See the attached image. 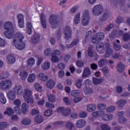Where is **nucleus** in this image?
Wrapping results in <instances>:
<instances>
[{
  "label": "nucleus",
  "mask_w": 130,
  "mask_h": 130,
  "mask_svg": "<svg viewBox=\"0 0 130 130\" xmlns=\"http://www.w3.org/2000/svg\"><path fill=\"white\" fill-rule=\"evenodd\" d=\"M79 43V40L78 39H76L74 40L71 44L70 45H67L66 46V48H72L73 46H76V45H78V44Z\"/></svg>",
  "instance_id": "30"
},
{
  "label": "nucleus",
  "mask_w": 130,
  "mask_h": 130,
  "mask_svg": "<svg viewBox=\"0 0 130 130\" xmlns=\"http://www.w3.org/2000/svg\"><path fill=\"white\" fill-rule=\"evenodd\" d=\"M91 75V70L90 68L86 67L84 69L82 74V78H86L89 77Z\"/></svg>",
  "instance_id": "21"
},
{
  "label": "nucleus",
  "mask_w": 130,
  "mask_h": 130,
  "mask_svg": "<svg viewBox=\"0 0 130 130\" xmlns=\"http://www.w3.org/2000/svg\"><path fill=\"white\" fill-rule=\"evenodd\" d=\"M36 79V75L34 73L31 74L29 75L27 78V81L28 83H33L35 81Z\"/></svg>",
  "instance_id": "31"
},
{
  "label": "nucleus",
  "mask_w": 130,
  "mask_h": 130,
  "mask_svg": "<svg viewBox=\"0 0 130 130\" xmlns=\"http://www.w3.org/2000/svg\"><path fill=\"white\" fill-rule=\"evenodd\" d=\"M81 13H78L76 14L75 18H74V23L76 25L80 23V20H81Z\"/></svg>",
  "instance_id": "37"
},
{
  "label": "nucleus",
  "mask_w": 130,
  "mask_h": 130,
  "mask_svg": "<svg viewBox=\"0 0 130 130\" xmlns=\"http://www.w3.org/2000/svg\"><path fill=\"white\" fill-rule=\"evenodd\" d=\"M116 68L117 72L120 73V74H121L123 73L125 70V65H124L121 62H119L117 64Z\"/></svg>",
  "instance_id": "15"
},
{
  "label": "nucleus",
  "mask_w": 130,
  "mask_h": 130,
  "mask_svg": "<svg viewBox=\"0 0 130 130\" xmlns=\"http://www.w3.org/2000/svg\"><path fill=\"white\" fill-rule=\"evenodd\" d=\"M127 102L126 101V100L124 99H120L116 103L119 108H122V107H124V106H125V104H126Z\"/></svg>",
  "instance_id": "20"
},
{
  "label": "nucleus",
  "mask_w": 130,
  "mask_h": 130,
  "mask_svg": "<svg viewBox=\"0 0 130 130\" xmlns=\"http://www.w3.org/2000/svg\"><path fill=\"white\" fill-rule=\"evenodd\" d=\"M0 102L2 104H6L7 103V99H6L3 93H0Z\"/></svg>",
  "instance_id": "40"
},
{
  "label": "nucleus",
  "mask_w": 130,
  "mask_h": 130,
  "mask_svg": "<svg viewBox=\"0 0 130 130\" xmlns=\"http://www.w3.org/2000/svg\"><path fill=\"white\" fill-rule=\"evenodd\" d=\"M76 65L79 67V68H83L84 67V62L79 60L76 61Z\"/></svg>",
  "instance_id": "62"
},
{
  "label": "nucleus",
  "mask_w": 130,
  "mask_h": 130,
  "mask_svg": "<svg viewBox=\"0 0 130 130\" xmlns=\"http://www.w3.org/2000/svg\"><path fill=\"white\" fill-rule=\"evenodd\" d=\"M49 68H50V62H46L42 65V69L43 70H48Z\"/></svg>",
  "instance_id": "43"
},
{
  "label": "nucleus",
  "mask_w": 130,
  "mask_h": 130,
  "mask_svg": "<svg viewBox=\"0 0 130 130\" xmlns=\"http://www.w3.org/2000/svg\"><path fill=\"white\" fill-rule=\"evenodd\" d=\"M86 120L84 119H79L77 121L76 125L78 128H82L86 125Z\"/></svg>",
  "instance_id": "18"
},
{
  "label": "nucleus",
  "mask_w": 130,
  "mask_h": 130,
  "mask_svg": "<svg viewBox=\"0 0 130 130\" xmlns=\"http://www.w3.org/2000/svg\"><path fill=\"white\" fill-rule=\"evenodd\" d=\"M107 112H113L115 110V107L111 106L106 109Z\"/></svg>",
  "instance_id": "59"
},
{
  "label": "nucleus",
  "mask_w": 130,
  "mask_h": 130,
  "mask_svg": "<svg viewBox=\"0 0 130 130\" xmlns=\"http://www.w3.org/2000/svg\"><path fill=\"white\" fill-rule=\"evenodd\" d=\"M41 23L43 28L46 29V19H45V15L42 13L41 15Z\"/></svg>",
  "instance_id": "23"
},
{
  "label": "nucleus",
  "mask_w": 130,
  "mask_h": 130,
  "mask_svg": "<svg viewBox=\"0 0 130 130\" xmlns=\"http://www.w3.org/2000/svg\"><path fill=\"white\" fill-rule=\"evenodd\" d=\"M40 39V35L35 34L34 35L32 38H31V42L34 44H37L38 42H39V40Z\"/></svg>",
  "instance_id": "24"
},
{
  "label": "nucleus",
  "mask_w": 130,
  "mask_h": 130,
  "mask_svg": "<svg viewBox=\"0 0 130 130\" xmlns=\"http://www.w3.org/2000/svg\"><path fill=\"white\" fill-rule=\"evenodd\" d=\"M71 112L70 109H66L62 112V114L63 116H69Z\"/></svg>",
  "instance_id": "42"
},
{
  "label": "nucleus",
  "mask_w": 130,
  "mask_h": 130,
  "mask_svg": "<svg viewBox=\"0 0 130 130\" xmlns=\"http://www.w3.org/2000/svg\"><path fill=\"white\" fill-rule=\"evenodd\" d=\"M4 28L6 30L4 32V36L6 37V38L11 39L13 38L14 36V24L13 22L11 21H7L4 24Z\"/></svg>",
  "instance_id": "1"
},
{
  "label": "nucleus",
  "mask_w": 130,
  "mask_h": 130,
  "mask_svg": "<svg viewBox=\"0 0 130 130\" xmlns=\"http://www.w3.org/2000/svg\"><path fill=\"white\" fill-rule=\"evenodd\" d=\"M44 55H45V56L53 55V53H52V50L50 48L47 49L44 52Z\"/></svg>",
  "instance_id": "45"
},
{
  "label": "nucleus",
  "mask_w": 130,
  "mask_h": 130,
  "mask_svg": "<svg viewBox=\"0 0 130 130\" xmlns=\"http://www.w3.org/2000/svg\"><path fill=\"white\" fill-rule=\"evenodd\" d=\"M52 62L55 63L56 62H58L59 61V58L57 56L53 55L51 58Z\"/></svg>",
  "instance_id": "50"
},
{
  "label": "nucleus",
  "mask_w": 130,
  "mask_h": 130,
  "mask_svg": "<svg viewBox=\"0 0 130 130\" xmlns=\"http://www.w3.org/2000/svg\"><path fill=\"white\" fill-rule=\"evenodd\" d=\"M12 81L6 80L3 81L0 83V89L2 90H9L12 87Z\"/></svg>",
  "instance_id": "4"
},
{
  "label": "nucleus",
  "mask_w": 130,
  "mask_h": 130,
  "mask_svg": "<svg viewBox=\"0 0 130 130\" xmlns=\"http://www.w3.org/2000/svg\"><path fill=\"white\" fill-rule=\"evenodd\" d=\"M38 78L42 81V82H46L48 80V76L46 75L43 73H40L38 75Z\"/></svg>",
  "instance_id": "22"
},
{
  "label": "nucleus",
  "mask_w": 130,
  "mask_h": 130,
  "mask_svg": "<svg viewBox=\"0 0 130 130\" xmlns=\"http://www.w3.org/2000/svg\"><path fill=\"white\" fill-rule=\"evenodd\" d=\"M33 92L32 90L27 88L24 90L23 98L27 103H33Z\"/></svg>",
  "instance_id": "2"
},
{
  "label": "nucleus",
  "mask_w": 130,
  "mask_h": 130,
  "mask_svg": "<svg viewBox=\"0 0 130 130\" xmlns=\"http://www.w3.org/2000/svg\"><path fill=\"white\" fill-rule=\"evenodd\" d=\"M96 107V105H95V104H90V105H88L87 106L86 110L89 112H92V111H94L95 110Z\"/></svg>",
  "instance_id": "29"
},
{
  "label": "nucleus",
  "mask_w": 130,
  "mask_h": 130,
  "mask_svg": "<svg viewBox=\"0 0 130 130\" xmlns=\"http://www.w3.org/2000/svg\"><path fill=\"white\" fill-rule=\"evenodd\" d=\"M110 17V15H109V13L106 12L105 13L103 16L100 17V22H105Z\"/></svg>",
  "instance_id": "27"
},
{
  "label": "nucleus",
  "mask_w": 130,
  "mask_h": 130,
  "mask_svg": "<svg viewBox=\"0 0 130 130\" xmlns=\"http://www.w3.org/2000/svg\"><path fill=\"white\" fill-rule=\"evenodd\" d=\"M46 85L48 89H53L55 86V82L53 79H49L47 81Z\"/></svg>",
  "instance_id": "19"
},
{
  "label": "nucleus",
  "mask_w": 130,
  "mask_h": 130,
  "mask_svg": "<svg viewBox=\"0 0 130 130\" xmlns=\"http://www.w3.org/2000/svg\"><path fill=\"white\" fill-rule=\"evenodd\" d=\"M63 124V121H57V122H55L54 123V125H55V126H57V127H60V126H62Z\"/></svg>",
  "instance_id": "60"
},
{
  "label": "nucleus",
  "mask_w": 130,
  "mask_h": 130,
  "mask_svg": "<svg viewBox=\"0 0 130 130\" xmlns=\"http://www.w3.org/2000/svg\"><path fill=\"white\" fill-rule=\"evenodd\" d=\"M24 37L23 35L20 32H17L15 35L14 39L12 42H19V41H23Z\"/></svg>",
  "instance_id": "14"
},
{
  "label": "nucleus",
  "mask_w": 130,
  "mask_h": 130,
  "mask_svg": "<svg viewBox=\"0 0 130 130\" xmlns=\"http://www.w3.org/2000/svg\"><path fill=\"white\" fill-rule=\"evenodd\" d=\"M65 35V39L68 41V39L72 38V29L70 26H66V29L64 30Z\"/></svg>",
  "instance_id": "10"
},
{
  "label": "nucleus",
  "mask_w": 130,
  "mask_h": 130,
  "mask_svg": "<svg viewBox=\"0 0 130 130\" xmlns=\"http://www.w3.org/2000/svg\"><path fill=\"white\" fill-rule=\"evenodd\" d=\"M108 62L107 61V60L104 59H101L99 61V67L100 68H102V67H104V66H105V64H107V63Z\"/></svg>",
  "instance_id": "36"
},
{
  "label": "nucleus",
  "mask_w": 130,
  "mask_h": 130,
  "mask_svg": "<svg viewBox=\"0 0 130 130\" xmlns=\"http://www.w3.org/2000/svg\"><path fill=\"white\" fill-rule=\"evenodd\" d=\"M93 92V90H92V88L86 87L84 89V93L85 95H89V94H91Z\"/></svg>",
  "instance_id": "56"
},
{
  "label": "nucleus",
  "mask_w": 130,
  "mask_h": 130,
  "mask_svg": "<svg viewBox=\"0 0 130 130\" xmlns=\"http://www.w3.org/2000/svg\"><path fill=\"white\" fill-rule=\"evenodd\" d=\"M48 100L49 102H51V103H53L55 102L56 100V98L55 96L52 94H49L48 96Z\"/></svg>",
  "instance_id": "35"
},
{
  "label": "nucleus",
  "mask_w": 130,
  "mask_h": 130,
  "mask_svg": "<svg viewBox=\"0 0 130 130\" xmlns=\"http://www.w3.org/2000/svg\"><path fill=\"white\" fill-rule=\"evenodd\" d=\"M92 37V31L89 30L86 33L85 36V41H87L89 38Z\"/></svg>",
  "instance_id": "57"
},
{
  "label": "nucleus",
  "mask_w": 130,
  "mask_h": 130,
  "mask_svg": "<svg viewBox=\"0 0 130 130\" xmlns=\"http://www.w3.org/2000/svg\"><path fill=\"white\" fill-rule=\"evenodd\" d=\"M113 118V115L112 114H106L102 117L103 120L104 121H107L108 120H111Z\"/></svg>",
  "instance_id": "34"
},
{
  "label": "nucleus",
  "mask_w": 130,
  "mask_h": 130,
  "mask_svg": "<svg viewBox=\"0 0 130 130\" xmlns=\"http://www.w3.org/2000/svg\"><path fill=\"white\" fill-rule=\"evenodd\" d=\"M122 39L125 42H127L130 40V35L128 33H125L122 36Z\"/></svg>",
  "instance_id": "39"
},
{
  "label": "nucleus",
  "mask_w": 130,
  "mask_h": 130,
  "mask_svg": "<svg viewBox=\"0 0 130 130\" xmlns=\"http://www.w3.org/2000/svg\"><path fill=\"white\" fill-rule=\"evenodd\" d=\"M71 95L72 97L74 98H77V97H79L80 96V91L79 90H74L71 91Z\"/></svg>",
  "instance_id": "38"
},
{
  "label": "nucleus",
  "mask_w": 130,
  "mask_h": 130,
  "mask_svg": "<svg viewBox=\"0 0 130 130\" xmlns=\"http://www.w3.org/2000/svg\"><path fill=\"white\" fill-rule=\"evenodd\" d=\"M12 44L18 49V50H23L26 47V44L23 41L12 42Z\"/></svg>",
  "instance_id": "8"
},
{
  "label": "nucleus",
  "mask_w": 130,
  "mask_h": 130,
  "mask_svg": "<svg viewBox=\"0 0 130 130\" xmlns=\"http://www.w3.org/2000/svg\"><path fill=\"white\" fill-rule=\"evenodd\" d=\"M120 57V53L116 52L112 55V58L114 59H117Z\"/></svg>",
  "instance_id": "61"
},
{
  "label": "nucleus",
  "mask_w": 130,
  "mask_h": 130,
  "mask_svg": "<svg viewBox=\"0 0 130 130\" xmlns=\"http://www.w3.org/2000/svg\"><path fill=\"white\" fill-rule=\"evenodd\" d=\"M103 7L101 6V5H98L94 6L92 9V13L93 16H95L96 17L98 16H100L103 12Z\"/></svg>",
  "instance_id": "3"
},
{
  "label": "nucleus",
  "mask_w": 130,
  "mask_h": 130,
  "mask_svg": "<svg viewBox=\"0 0 130 130\" xmlns=\"http://www.w3.org/2000/svg\"><path fill=\"white\" fill-rule=\"evenodd\" d=\"M118 121L120 123H126L127 121V119L124 117H119Z\"/></svg>",
  "instance_id": "53"
},
{
  "label": "nucleus",
  "mask_w": 130,
  "mask_h": 130,
  "mask_svg": "<svg viewBox=\"0 0 130 130\" xmlns=\"http://www.w3.org/2000/svg\"><path fill=\"white\" fill-rule=\"evenodd\" d=\"M101 128L102 130H111V127L107 124H102L101 125Z\"/></svg>",
  "instance_id": "47"
},
{
  "label": "nucleus",
  "mask_w": 130,
  "mask_h": 130,
  "mask_svg": "<svg viewBox=\"0 0 130 130\" xmlns=\"http://www.w3.org/2000/svg\"><path fill=\"white\" fill-rule=\"evenodd\" d=\"M83 19L82 20V25L83 26H87L90 22V16L89 14V11L88 10H85L83 13Z\"/></svg>",
  "instance_id": "6"
},
{
  "label": "nucleus",
  "mask_w": 130,
  "mask_h": 130,
  "mask_svg": "<svg viewBox=\"0 0 130 130\" xmlns=\"http://www.w3.org/2000/svg\"><path fill=\"white\" fill-rule=\"evenodd\" d=\"M112 4L116 7H118V5L120 7H123L125 5V0H113Z\"/></svg>",
  "instance_id": "16"
},
{
  "label": "nucleus",
  "mask_w": 130,
  "mask_h": 130,
  "mask_svg": "<svg viewBox=\"0 0 130 130\" xmlns=\"http://www.w3.org/2000/svg\"><path fill=\"white\" fill-rule=\"evenodd\" d=\"M21 123L24 125H29V124H31V120L27 118L23 119Z\"/></svg>",
  "instance_id": "44"
},
{
  "label": "nucleus",
  "mask_w": 130,
  "mask_h": 130,
  "mask_svg": "<svg viewBox=\"0 0 130 130\" xmlns=\"http://www.w3.org/2000/svg\"><path fill=\"white\" fill-rule=\"evenodd\" d=\"M35 63V59L34 58L31 57L27 60V64H28V66H33Z\"/></svg>",
  "instance_id": "52"
},
{
  "label": "nucleus",
  "mask_w": 130,
  "mask_h": 130,
  "mask_svg": "<svg viewBox=\"0 0 130 130\" xmlns=\"http://www.w3.org/2000/svg\"><path fill=\"white\" fill-rule=\"evenodd\" d=\"M14 113H15L14 110L11 108H7L6 111L4 112V114H7L8 116H12Z\"/></svg>",
  "instance_id": "28"
},
{
  "label": "nucleus",
  "mask_w": 130,
  "mask_h": 130,
  "mask_svg": "<svg viewBox=\"0 0 130 130\" xmlns=\"http://www.w3.org/2000/svg\"><path fill=\"white\" fill-rule=\"evenodd\" d=\"M7 61L9 64H13L16 62V57L12 54H9L7 57Z\"/></svg>",
  "instance_id": "17"
},
{
  "label": "nucleus",
  "mask_w": 130,
  "mask_h": 130,
  "mask_svg": "<svg viewBox=\"0 0 130 130\" xmlns=\"http://www.w3.org/2000/svg\"><path fill=\"white\" fill-rule=\"evenodd\" d=\"M63 100L64 102V103H66V104H67V105H71V101H70V100H69V98L66 96L64 97L63 98Z\"/></svg>",
  "instance_id": "63"
},
{
  "label": "nucleus",
  "mask_w": 130,
  "mask_h": 130,
  "mask_svg": "<svg viewBox=\"0 0 130 130\" xmlns=\"http://www.w3.org/2000/svg\"><path fill=\"white\" fill-rule=\"evenodd\" d=\"M105 45L103 43H100L96 45V50L99 53H104L105 52Z\"/></svg>",
  "instance_id": "11"
},
{
  "label": "nucleus",
  "mask_w": 130,
  "mask_h": 130,
  "mask_svg": "<svg viewBox=\"0 0 130 130\" xmlns=\"http://www.w3.org/2000/svg\"><path fill=\"white\" fill-rule=\"evenodd\" d=\"M52 114V110L51 109L47 110L44 113V115L47 117L51 116Z\"/></svg>",
  "instance_id": "54"
},
{
  "label": "nucleus",
  "mask_w": 130,
  "mask_h": 130,
  "mask_svg": "<svg viewBox=\"0 0 130 130\" xmlns=\"http://www.w3.org/2000/svg\"><path fill=\"white\" fill-rule=\"evenodd\" d=\"M66 127L70 130H72L73 128L75 127V125H74V123L70 121L66 123Z\"/></svg>",
  "instance_id": "48"
},
{
  "label": "nucleus",
  "mask_w": 130,
  "mask_h": 130,
  "mask_svg": "<svg viewBox=\"0 0 130 130\" xmlns=\"http://www.w3.org/2000/svg\"><path fill=\"white\" fill-rule=\"evenodd\" d=\"M14 91L18 95H23V93H24V90H23V87H22V85H16L14 88Z\"/></svg>",
  "instance_id": "12"
},
{
  "label": "nucleus",
  "mask_w": 130,
  "mask_h": 130,
  "mask_svg": "<svg viewBox=\"0 0 130 130\" xmlns=\"http://www.w3.org/2000/svg\"><path fill=\"white\" fill-rule=\"evenodd\" d=\"M35 88L38 92H41L42 90V86H40V84L38 83L35 84Z\"/></svg>",
  "instance_id": "55"
},
{
  "label": "nucleus",
  "mask_w": 130,
  "mask_h": 130,
  "mask_svg": "<svg viewBox=\"0 0 130 130\" xmlns=\"http://www.w3.org/2000/svg\"><path fill=\"white\" fill-rule=\"evenodd\" d=\"M105 47L106 49V57H109L113 53V50L110 48V45L108 43H105Z\"/></svg>",
  "instance_id": "9"
},
{
  "label": "nucleus",
  "mask_w": 130,
  "mask_h": 130,
  "mask_svg": "<svg viewBox=\"0 0 130 130\" xmlns=\"http://www.w3.org/2000/svg\"><path fill=\"white\" fill-rule=\"evenodd\" d=\"M97 108L99 110H104L106 109V105L105 104H100L98 105Z\"/></svg>",
  "instance_id": "49"
},
{
  "label": "nucleus",
  "mask_w": 130,
  "mask_h": 130,
  "mask_svg": "<svg viewBox=\"0 0 130 130\" xmlns=\"http://www.w3.org/2000/svg\"><path fill=\"white\" fill-rule=\"evenodd\" d=\"M103 82V79L102 78L98 79L96 77L92 78V83L94 85H99V84H101Z\"/></svg>",
  "instance_id": "32"
},
{
  "label": "nucleus",
  "mask_w": 130,
  "mask_h": 130,
  "mask_svg": "<svg viewBox=\"0 0 130 130\" xmlns=\"http://www.w3.org/2000/svg\"><path fill=\"white\" fill-rule=\"evenodd\" d=\"M14 109L18 115H21V109H20V107L18 106L14 107Z\"/></svg>",
  "instance_id": "58"
},
{
  "label": "nucleus",
  "mask_w": 130,
  "mask_h": 130,
  "mask_svg": "<svg viewBox=\"0 0 130 130\" xmlns=\"http://www.w3.org/2000/svg\"><path fill=\"white\" fill-rule=\"evenodd\" d=\"M7 96L9 100H15L16 99V93L12 91H9L7 93Z\"/></svg>",
  "instance_id": "26"
},
{
  "label": "nucleus",
  "mask_w": 130,
  "mask_h": 130,
  "mask_svg": "<svg viewBox=\"0 0 130 130\" xmlns=\"http://www.w3.org/2000/svg\"><path fill=\"white\" fill-rule=\"evenodd\" d=\"M105 36V35L104 33L102 32H98L96 35L92 38L91 42L93 43H98V41H100V40L104 39Z\"/></svg>",
  "instance_id": "5"
},
{
  "label": "nucleus",
  "mask_w": 130,
  "mask_h": 130,
  "mask_svg": "<svg viewBox=\"0 0 130 130\" xmlns=\"http://www.w3.org/2000/svg\"><path fill=\"white\" fill-rule=\"evenodd\" d=\"M82 79H77L76 81V86L77 88L80 89L82 87Z\"/></svg>",
  "instance_id": "51"
},
{
  "label": "nucleus",
  "mask_w": 130,
  "mask_h": 130,
  "mask_svg": "<svg viewBox=\"0 0 130 130\" xmlns=\"http://www.w3.org/2000/svg\"><path fill=\"white\" fill-rule=\"evenodd\" d=\"M17 18L20 28H24V16L22 14H18Z\"/></svg>",
  "instance_id": "13"
},
{
  "label": "nucleus",
  "mask_w": 130,
  "mask_h": 130,
  "mask_svg": "<svg viewBox=\"0 0 130 130\" xmlns=\"http://www.w3.org/2000/svg\"><path fill=\"white\" fill-rule=\"evenodd\" d=\"M20 77L22 80H25L28 77V73L26 71H22L20 73Z\"/></svg>",
  "instance_id": "41"
},
{
  "label": "nucleus",
  "mask_w": 130,
  "mask_h": 130,
  "mask_svg": "<svg viewBox=\"0 0 130 130\" xmlns=\"http://www.w3.org/2000/svg\"><path fill=\"white\" fill-rule=\"evenodd\" d=\"M29 109V106L26 103H23L21 106L22 112L23 114H26L28 112V109Z\"/></svg>",
  "instance_id": "25"
},
{
  "label": "nucleus",
  "mask_w": 130,
  "mask_h": 130,
  "mask_svg": "<svg viewBox=\"0 0 130 130\" xmlns=\"http://www.w3.org/2000/svg\"><path fill=\"white\" fill-rule=\"evenodd\" d=\"M35 120L37 123H38L39 124H40V123H42L43 122V117L40 115H38L35 118Z\"/></svg>",
  "instance_id": "33"
},
{
  "label": "nucleus",
  "mask_w": 130,
  "mask_h": 130,
  "mask_svg": "<svg viewBox=\"0 0 130 130\" xmlns=\"http://www.w3.org/2000/svg\"><path fill=\"white\" fill-rule=\"evenodd\" d=\"M64 71H63V70H61L60 71H59L58 73V76L59 78H61V79H62V78H63V77H64Z\"/></svg>",
  "instance_id": "64"
},
{
  "label": "nucleus",
  "mask_w": 130,
  "mask_h": 130,
  "mask_svg": "<svg viewBox=\"0 0 130 130\" xmlns=\"http://www.w3.org/2000/svg\"><path fill=\"white\" fill-rule=\"evenodd\" d=\"M49 22L52 26V28L55 29V25L58 23V19L57 16L55 15H52L50 16L49 19Z\"/></svg>",
  "instance_id": "7"
},
{
  "label": "nucleus",
  "mask_w": 130,
  "mask_h": 130,
  "mask_svg": "<svg viewBox=\"0 0 130 130\" xmlns=\"http://www.w3.org/2000/svg\"><path fill=\"white\" fill-rule=\"evenodd\" d=\"M9 126V123L6 122H0V130L4 129V128H7Z\"/></svg>",
  "instance_id": "46"
}]
</instances>
